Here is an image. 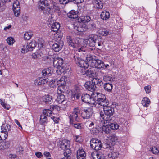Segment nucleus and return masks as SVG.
Returning a JSON list of instances; mask_svg holds the SVG:
<instances>
[{
  "mask_svg": "<svg viewBox=\"0 0 159 159\" xmlns=\"http://www.w3.org/2000/svg\"><path fill=\"white\" fill-rule=\"evenodd\" d=\"M114 112L113 108L110 106H104L103 111L100 112V117L107 122L112 121V116Z\"/></svg>",
  "mask_w": 159,
  "mask_h": 159,
  "instance_id": "obj_1",
  "label": "nucleus"
},
{
  "mask_svg": "<svg viewBox=\"0 0 159 159\" xmlns=\"http://www.w3.org/2000/svg\"><path fill=\"white\" fill-rule=\"evenodd\" d=\"M94 100L97 103L101 106H107L109 104V101L107 99L105 95L101 93H93Z\"/></svg>",
  "mask_w": 159,
  "mask_h": 159,
  "instance_id": "obj_2",
  "label": "nucleus"
},
{
  "mask_svg": "<svg viewBox=\"0 0 159 159\" xmlns=\"http://www.w3.org/2000/svg\"><path fill=\"white\" fill-rule=\"evenodd\" d=\"M86 58L89 63V66L90 65L93 68L101 69L103 66L101 60L99 59H95L92 56L87 57Z\"/></svg>",
  "mask_w": 159,
  "mask_h": 159,
  "instance_id": "obj_3",
  "label": "nucleus"
},
{
  "mask_svg": "<svg viewBox=\"0 0 159 159\" xmlns=\"http://www.w3.org/2000/svg\"><path fill=\"white\" fill-rule=\"evenodd\" d=\"M81 117L84 119L89 118L93 113V108L91 107L85 108L80 111Z\"/></svg>",
  "mask_w": 159,
  "mask_h": 159,
  "instance_id": "obj_4",
  "label": "nucleus"
},
{
  "mask_svg": "<svg viewBox=\"0 0 159 159\" xmlns=\"http://www.w3.org/2000/svg\"><path fill=\"white\" fill-rule=\"evenodd\" d=\"M90 144L92 148L96 151L101 149L102 147L101 141L97 139L93 138L90 140Z\"/></svg>",
  "mask_w": 159,
  "mask_h": 159,
  "instance_id": "obj_5",
  "label": "nucleus"
},
{
  "mask_svg": "<svg viewBox=\"0 0 159 159\" xmlns=\"http://www.w3.org/2000/svg\"><path fill=\"white\" fill-rule=\"evenodd\" d=\"M74 61L76 64L79 67L87 69L89 67V63L88 61H85L81 58L74 56Z\"/></svg>",
  "mask_w": 159,
  "mask_h": 159,
  "instance_id": "obj_6",
  "label": "nucleus"
},
{
  "mask_svg": "<svg viewBox=\"0 0 159 159\" xmlns=\"http://www.w3.org/2000/svg\"><path fill=\"white\" fill-rule=\"evenodd\" d=\"M74 29L80 32L85 31L87 30L86 25L80 21L75 22L74 24Z\"/></svg>",
  "mask_w": 159,
  "mask_h": 159,
  "instance_id": "obj_7",
  "label": "nucleus"
},
{
  "mask_svg": "<svg viewBox=\"0 0 159 159\" xmlns=\"http://www.w3.org/2000/svg\"><path fill=\"white\" fill-rule=\"evenodd\" d=\"M13 9L14 15L18 16L20 11L19 2L18 0H15L13 3Z\"/></svg>",
  "mask_w": 159,
  "mask_h": 159,
  "instance_id": "obj_8",
  "label": "nucleus"
},
{
  "mask_svg": "<svg viewBox=\"0 0 159 159\" xmlns=\"http://www.w3.org/2000/svg\"><path fill=\"white\" fill-rule=\"evenodd\" d=\"M37 45V43L36 41L35 40L32 41L29 44H27L26 49L25 48L24 49V48L22 49V53H25L27 52L28 51H32L34 49Z\"/></svg>",
  "mask_w": 159,
  "mask_h": 159,
  "instance_id": "obj_9",
  "label": "nucleus"
},
{
  "mask_svg": "<svg viewBox=\"0 0 159 159\" xmlns=\"http://www.w3.org/2000/svg\"><path fill=\"white\" fill-rule=\"evenodd\" d=\"M93 98V97H91L89 95L87 94H83L81 97V99L83 102L90 104L94 103L95 101Z\"/></svg>",
  "mask_w": 159,
  "mask_h": 159,
  "instance_id": "obj_10",
  "label": "nucleus"
},
{
  "mask_svg": "<svg viewBox=\"0 0 159 159\" xmlns=\"http://www.w3.org/2000/svg\"><path fill=\"white\" fill-rule=\"evenodd\" d=\"M96 38V35H91L85 39V41L87 42V45L93 48L95 45V40Z\"/></svg>",
  "mask_w": 159,
  "mask_h": 159,
  "instance_id": "obj_11",
  "label": "nucleus"
},
{
  "mask_svg": "<svg viewBox=\"0 0 159 159\" xmlns=\"http://www.w3.org/2000/svg\"><path fill=\"white\" fill-rule=\"evenodd\" d=\"M50 82V80H49L47 77L45 79L38 78L35 80L34 84L35 85L41 86L43 85L45 83H48Z\"/></svg>",
  "mask_w": 159,
  "mask_h": 159,
  "instance_id": "obj_12",
  "label": "nucleus"
},
{
  "mask_svg": "<svg viewBox=\"0 0 159 159\" xmlns=\"http://www.w3.org/2000/svg\"><path fill=\"white\" fill-rule=\"evenodd\" d=\"M85 88L88 90L90 91H94L97 87L94 85L93 80L91 81H88L86 82L84 84Z\"/></svg>",
  "mask_w": 159,
  "mask_h": 159,
  "instance_id": "obj_13",
  "label": "nucleus"
},
{
  "mask_svg": "<svg viewBox=\"0 0 159 159\" xmlns=\"http://www.w3.org/2000/svg\"><path fill=\"white\" fill-rule=\"evenodd\" d=\"M63 45V42L62 41H60L53 44L52 46V48L55 52H58L61 49Z\"/></svg>",
  "mask_w": 159,
  "mask_h": 159,
  "instance_id": "obj_14",
  "label": "nucleus"
},
{
  "mask_svg": "<svg viewBox=\"0 0 159 159\" xmlns=\"http://www.w3.org/2000/svg\"><path fill=\"white\" fill-rule=\"evenodd\" d=\"M92 4L94 5L93 7H95L98 9H101L103 6V3L100 0H93Z\"/></svg>",
  "mask_w": 159,
  "mask_h": 159,
  "instance_id": "obj_15",
  "label": "nucleus"
},
{
  "mask_svg": "<svg viewBox=\"0 0 159 159\" xmlns=\"http://www.w3.org/2000/svg\"><path fill=\"white\" fill-rule=\"evenodd\" d=\"M59 147L63 150L66 148H69L70 147V142L67 140H63L61 142Z\"/></svg>",
  "mask_w": 159,
  "mask_h": 159,
  "instance_id": "obj_16",
  "label": "nucleus"
},
{
  "mask_svg": "<svg viewBox=\"0 0 159 159\" xmlns=\"http://www.w3.org/2000/svg\"><path fill=\"white\" fill-rule=\"evenodd\" d=\"M69 117L70 119V125H71V124H73V123L75 122H78L80 121V119L78 116V115L72 114H70Z\"/></svg>",
  "mask_w": 159,
  "mask_h": 159,
  "instance_id": "obj_17",
  "label": "nucleus"
},
{
  "mask_svg": "<svg viewBox=\"0 0 159 159\" xmlns=\"http://www.w3.org/2000/svg\"><path fill=\"white\" fill-rule=\"evenodd\" d=\"M91 155L93 159H105L104 155L101 152L97 151L92 152Z\"/></svg>",
  "mask_w": 159,
  "mask_h": 159,
  "instance_id": "obj_18",
  "label": "nucleus"
},
{
  "mask_svg": "<svg viewBox=\"0 0 159 159\" xmlns=\"http://www.w3.org/2000/svg\"><path fill=\"white\" fill-rule=\"evenodd\" d=\"M86 154L83 149H80L77 152V159H85Z\"/></svg>",
  "mask_w": 159,
  "mask_h": 159,
  "instance_id": "obj_19",
  "label": "nucleus"
},
{
  "mask_svg": "<svg viewBox=\"0 0 159 159\" xmlns=\"http://www.w3.org/2000/svg\"><path fill=\"white\" fill-rule=\"evenodd\" d=\"M112 150V151L108 154V157L112 159L118 157L119 155V151L115 148H113Z\"/></svg>",
  "mask_w": 159,
  "mask_h": 159,
  "instance_id": "obj_20",
  "label": "nucleus"
},
{
  "mask_svg": "<svg viewBox=\"0 0 159 159\" xmlns=\"http://www.w3.org/2000/svg\"><path fill=\"white\" fill-rule=\"evenodd\" d=\"M63 63V59L61 58H56L54 59L53 62V65L55 67L63 66L62 65Z\"/></svg>",
  "mask_w": 159,
  "mask_h": 159,
  "instance_id": "obj_21",
  "label": "nucleus"
},
{
  "mask_svg": "<svg viewBox=\"0 0 159 159\" xmlns=\"http://www.w3.org/2000/svg\"><path fill=\"white\" fill-rule=\"evenodd\" d=\"M67 15L69 18H76L78 16V12L77 11L72 10L67 13Z\"/></svg>",
  "mask_w": 159,
  "mask_h": 159,
  "instance_id": "obj_22",
  "label": "nucleus"
},
{
  "mask_svg": "<svg viewBox=\"0 0 159 159\" xmlns=\"http://www.w3.org/2000/svg\"><path fill=\"white\" fill-rule=\"evenodd\" d=\"M42 100L46 104H51L52 102V98L49 95H47L43 96L42 98Z\"/></svg>",
  "mask_w": 159,
  "mask_h": 159,
  "instance_id": "obj_23",
  "label": "nucleus"
},
{
  "mask_svg": "<svg viewBox=\"0 0 159 159\" xmlns=\"http://www.w3.org/2000/svg\"><path fill=\"white\" fill-rule=\"evenodd\" d=\"M52 72L53 71L51 69L47 68L42 71V74L44 76L49 77L51 75Z\"/></svg>",
  "mask_w": 159,
  "mask_h": 159,
  "instance_id": "obj_24",
  "label": "nucleus"
},
{
  "mask_svg": "<svg viewBox=\"0 0 159 159\" xmlns=\"http://www.w3.org/2000/svg\"><path fill=\"white\" fill-rule=\"evenodd\" d=\"M84 69V72L83 73V75L85 74L89 77H91L93 76L94 73L92 69L89 68L88 70H86V69Z\"/></svg>",
  "mask_w": 159,
  "mask_h": 159,
  "instance_id": "obj_25",
  "label": "nucleus"
},
{
  "mask_svg": "<svg viewBox=\"0 0 159 159\" xmlns=\"http://www.w3.org/2000/svg\"><path fill=\"white\" fill-rule=\"evenodd\" d=\"M10 143L9 141H3L0 142V150L7 148L10 146Z\"/></svg>",
  "mask_w": 159,
  "mask_h": 159,
  "instance_id": "obj_26",
  "label": "nucleus"
},
{
  "mask_svg": "<svg viewBox=\"0 0 159 159\" xmlns=\"http://www.w3.org/2000/svg\"><path fill=\"white\" fill-rule=\"evenodd\" d=\"M65 77H61L60 79L57 81V83L58 87H61L62 88L65 87L66 85V82Z\"/></svg>",
  "mask_w": 159,
  "mask_h": 159,
  "instance_id": "obj_27",
  "label": "nucleus"
},
{
  "mask_svg": "<svg viewBox=\"0 0 159 159\" xmlns=\"http://www.w3.org/2000/svg\"><path fill=\"white\" fill-rule=\"evenodd\" d=\"M57 101L59 104L65 105L66 103V101L65 100V97L64 95L61 94L58 96L57 99Z\"/></svg>",
  "mask_w": 159,
  "mask_h": 159,
  "instance_id": "obj_28",
  "label": "nucleus"
},
{
  "mask_svg": "<svg viewBox=\"0 0 159 159\" xmlns=\"http://www.w3.org/2000/svg\"><path fill=\"white\" fill-rule=\"evenodd\" d=\"M78 20L79 21L81 22L84 24L85 22H88L91 20V17L89 16H82L78 18Z\"/></svg>",
  "mask_w": 159,
  "mask_h": 159,
  "instance_id": "obj_29",
  "label": "nucleus"
},
{
  "mask_svg": "<svg viewBox=\"0 0 159 159\" xmlns=\"http://www.w3.org/2000/svg\"><path fill=\"white\" fill-rule=\"evenodd\" d=\"M110 14L109 12L104 11L100 15L101 18L103 20H107L110 18Z\"/></svg>",
  "mask_w": 159,
  "mask_h": 159,
  "instance_id": "obj_30",
  "label": "nucleus"
},
{
  "mask_svg": "<svg viewBox=\"0 0 159 159\" xmlns=\"http://www.w3.org/2000/svg\"><path fill=\"white\" fill-rule=\"evenodd\" d=\"M2 132H5V133L9 132L11 130V127L8 124L5 125L3 124L1 126Z\"/></svg>",
  "mask_w": 159,
  "mask_h": 159,
  "instance_id": "obj_31",
  "label": "nucleus"
},
{
  "mask_svg": "<svg viewBox=\"0 0 159 159\" xmlns=\"http://www.w3.org/2000/svg\"><path fill=\"white\" fill-rule=\"evenodd\" d=\"M60 27V24L57 22L54 23L51 26V29L52 31L54 32L57 31Z\"/></svg>",
  "mask_w": 159,
  "mask_h": 159,
  "instance_id": "obj_32",
  "label": "nucleus"
},
{
  "mask_svg": "<svg viewBox=\"0 0 159 159\" xmlns=\"http://www.w3.org/2000/svg\"><path fill=\"white\" fill-rule=\"evenodd\" d=\"M99 33L103 36H106L110 34L109 31L105 28H101L98 31Z\"/></svg>",
  "mask_w": 159,
  "mask_h": 159,
  "instance_id": "obj_33",
  "label": "nucleus"
},
{
  "mask_svg": "<svg viewBox=\"0 0 159 159\" xmlns=\"http://www.w3.org/2000/svg\"><path fill=\"white\" fill-rule=\"evenodd\" d=\"M93 81L95 86H98V87L101 86L103 84L102 80L99 79L97 78H93Z\"/></svg>",
  "mask_w": 159,
  "mask_h": 159,
  "instance_id": "obj_34",
  "label": "nucleus"
},
{
  "mask_svg": "<svg viewBox=\"0 0 159 159\" xmlns=\"http://www.w3.org/2000/svg\"><path fill=\"white\" fill-rule=\"evenodd\" d=\"M64 150V156L66 157L67 159H70L71 152L70 148H66L65 150Z\"/></svg>",
  "mask_w": 159,
  "mask_h": 159,
  "instance_id": "obj_35",
  "label": "nucleus"
},
{
  "mask_svg": "<svg viewBox=\"0 0 159 159\" xmlns=\"http://www.w3.org/2000/svg\"><path fill=\"white\" fill-rule=\"evenodd\" d=\"M142 105L145 107H148V105L150 103V101L149 99L147 97H144L141 102Z\"/></svg>",
  "mask_w": 159,
  "mask_h": 159,
  "instance_id": "obj_36",
  "label": "nucleus"
},
{
  "mask_svg": "<svg viewBox=\"0 0 159 159\" xmlns=\"http://www.w3.org/2000/svg\"><path fill=\"white\" fill-rule=\"evenodd\" d=\"M40 123L42 125H44L47 123L48 122L47 117L44 114H41L40 115V118L39 120Z\"/></svg>",
  "mask_w": 159,
  "mask_h": 159,
  "instance_id": "obj_37",
  "label": "nucleus"
},
{
  "mask_svg": "<svg viewBox=\"0 0 159 159\" xmlns=\"http://www.w3.org/2000/svg\"><path fill=\"white\" fill-rule=\"evenodd\" d=\"M103 87L106 91L111 92L113 86L112 84L109 83H107L105 84Z\"/></svg>",
  "mask_w": 159,
  "mask_h": 159,
  "instance_id": "obj_38",
  "label": "nucleus"
},
{
  "mask_svg": "<svg viewBox=\"0 0 159 159\" xmlns=\"http://www.w3.org/2000/svg\"><path fill=\"white\" fill-rule=\"evenodd\" d=\"M97 38L95 40V44L97 43L99 46H102L103 44V40L100 36H98L96 35Z\"/></svg>",
  "mask_w": 159,
  "mask_h": 159,
  "instance_id": "obj_39",
  "label": "nucleus"
},
{
  "mask_svg": "<svg viewBox=\"0 0 159 159\" xmlns=\"http://www.w3.org/2000/svg\"><path fill=\"white\" fill-rule=\"evenodd\" d=\"M88 27L91 30H93L96 29V25L94 21L93 20H92L88 25Z\"/></svg>",
  "mask_w": 159,
  "mask_h": 159,
  "instance_id": "obj_40",
  "label": "nucleus"
},
{
  "mask_svg": "<svg viewBox=\"0 0 159 159\" xmlns=\"http://www.w3.org/2000/svg\"><path fill=\"white\" fill-rule=\"evenodd\" d=\"M113 121L112 120L111 121H107L109 123L108 124L110 125V128L112 130H116L117 129L119 128V125L116 123H114L112 122Z\"/></svg>",
  "mask_w": 159,
  "mask_h": 159,
  "instance_id": "obj_41",
  "label": "nucleus"
},
{
  "mask_svg": "<svg viewBox=\"0 0 159 159\" xmlns=\"http://www.w3.org/2000/svg\"><path fill=\"white\" fill-rule=\"evenodd\" d=\"M67 42L69 46L73 47H76V44L74 43L73 40H72L71 37H68L67 38Z\"/></svg>",
  "mask_w": 159,
  "mask_h": 159,
  "instance_id": "obj_42",
  "label": "nucleus"
},
{
  "mask_svg": "<svg viewBox=\"0 0 159 159\" xmlns=\"http://www.w3.org/2000/svg\"><path fill=\"white\" fill-rule=\"evenodd\" d=\"M87 50V48L84 45H80L78 47L76 51L80 52H85Z\"/></svg>",
  "mask_w": 159,
  "mask_h": 159,
  "instance_id": "obj_43",
  "label": "nucleus"
},
{
  "mask_svg": "<svg viewBox=\"0 0 159 159\" xmlns=\"http://www.w3.org/2000/svg\"><path fill=\"white\" fill-rule=\"evenodd\" d=\"M52 112L51 110L45 109L43 110L42 114H44L46 116H51L52 114Z\"/></svg>",
  "mask_w": 159,
  "mask_h": 159,
  "instance_id": "obj_44",
  "label": "nucleus"
},
{
  "mask_svg": "<svg viewBox=\"0 0 159 159\" xmlns=\"http://www.w3.org/2000/svg\"><path fill=\"white\" fill-rule=\"evenodd\" d=\"M33 35L32 32H27L25 33L24 34V38L25 40H29Z\"/></svg>",
  "mask_w": 159,
  "mask_h": 159,
  "instance_id": "obj_45",
  "label": "nucleus"
},
{
  "mask_svg": "<svg viewBox=\"0 0 159 159\" xmlns=\"http://www.w3.org/2000/svg\"><path fill=\"white\" fill-rule=\"evenodd\" d=\"M8 133L1 131L0 133V140L5 139L7 137Z\"/></svg>",
  "mask_w": 159,
  "mask_h": 159,
  "instance_id": "obj_46",
  "label": "nucleus"
},
{
  "mask_svg": "<svg viewBox=\"0 0 159 159\" xmlns=\"http://www.w3.org/2000/svg\"><path fill=\"white\" fill-rule=\"evenodd\" d=\"M57 68L56 70V72L57 74L59 75L61 74L64 71L63 66H59L56 67Z\"/></svg>",
  "mask_w": 159,
  "mask_h": 159,
  "instance_id": "obj_47",
  "label": "nucleus"
},
{
  "mask_svg": "<svg viewBox=\"0 0 159 159\" xmlns=\"http://www.w3.org/2000/svg\"><path fill=\"white\" fill-rule=\"evenodd\" d=\"M0 102L1 105L4 108L7 110H9L10 109V105L6 104L1 99H0Z\"/></svg>",
  "mask_w": 159,
  "mask_h": 159,
  "instance_id": "obj_48",
  "label": "nucleus"
},
{
  "mask_svg": "<svg viewBox=\"0 0 159 159\" xmlns=\"http://www.w3.org/2000/svg\"><path fill=\"white\" fill-rule=\"evenodd\" d=\"M7 42L9 45H12L14 42V39L12 37H8L7 39Z\"/></svg>",
  "mask_w": 159,
  "mask_h": 159,
  "instance_id": "obj_49",
  "label": "nucleus"
},
{
  "mask_svg": "<svg viewBox=\"0 0 159 159\" xmlns=\"http://www.w3.org/2000/svg\"><path fill=\"white\" fill-rule=\"evenodd\" d=\"M105 148H108L111 150H112V149L114 148L111 143H106L105 144Z\"/></svg>",
  "mask_w": 159,
  "mask_h": 159,
  "instance_id": "obj_50",
  "label": "nucleus"
},
{
  "mask_svg": "<svg viewBox=\"0 0 159 159\" xmlns=\"http://www.w3.org/2000/svg\"><path fill=\"white\" fill-rule=\"evenodd\" d=\"M150 151L152 152L154 154H157L159 152V151L157 148L155 147H151L150 148Z\"/></svg>",
  "mask_w": 159,
  "mask_h": 159,
  "instance_id": "obj_51",
  "label": "nucleus"
},
{
  "mask_svg": "<svg viewBox=\"0 0 159 159\" xmlns=\"http://www.w3.org/2000/svg\"><path fill=\"white\" fill-rule=\"evenodd\" d=\"M102 129L103 132H104L107 134H108L110 132V129L107 126H103L102 127Z\"/></svg>",
  "mask_w": 159,
  "mask_h": 159,
  "instance_id": "obj_52",
  "label": "nucleus"
},
{
  "mask_svg": "<svg viewBox=\"0 0 159 159\" xmlns=\"http://www.w3.org/2000/svg\"><path fill=\"white\" fill-rule=\"evenodd\" d=\"M71 125H72V126L74 127L75 128L78 129H81L82 128V127L81 125V124L79 123H73V124H71Z\"/></svg>",
  "mask_w": 159,
  "mask_h": 159,
  "instance_id": "obj_53",
  "label": "nucleus"
},
{
  "mask_svg": "<svg viewBox=\"0 0 159 159\" xmlns=\"http://www.w3.org/2000/svg\"><path fill=\"white\" fill-rule=\"evenodd\" d=\"M113 78L110 77L108 76H105L103 77V80L104 81L107 82L108 81H111L113 80Z\"/></svg>",
  "mask_w": 159,
  "mask_h": 159,
  "instance_id": "obj_54",
  "label": "nucleus"
},
{
  "mask_svg": "<svg viewBox=\"0 0 159 159\" xmlns=\"http://www.w3.org/2000/svg\"><path fill=\"white\" fill-rule=\"evenodd\" d=\"M117 139V137L115 134H112L110 137V139L112 142H115Z\"/></svg>",
  "mask_w": 159,
  "mask_h": 159,
  "instance_id": "obj_55",
  "label": "nucleus"
},
{
  "mask_svg": "<svg viewBox=\"0 0 159 159\" xmlns=\"http://www.w3.org/2000/svg\"><path fill=\"white\" fill-rule=\"evenodd\" d=\"M64 87L63 88L61 87H58V89L57 90V93L59 94H60L64 92Z\"/></svg>",
  "mask_w": 159,
  "mask_h": 159,
  "instance_id": "obj_56",
  "label": "nucleus"
},
{
  "mask_svg": "<svg viewBox=\"0 0 159 159\" xmlns=\"http://www.w3.org/2000/svg\"><path fill=\"white\" fill-rule=\"evenodd\" d=\"M147 93H149L151 91V86L150 85L144 87Z\"/></svg>",
  "mask_w": 159,
  "mask_h": 159,
  "instance_id": "obj_57",
  "label": "nucleus"
},
{
  "mask_svg": "<svg viewBox=\"0 0 159 159\" xmlns=\"http://www.w3.org/2000/svg\"><path fill=\"white\" fill-rule=\"evenodd\" d=\"M80 110L79 108L76 107V108H75L74 109L73 111V112L72 113V114L78 115L77 114L78 113H80Z\"/></svg>",
  "mask_w": 159,
  "mask_h": 159,
  "instance_id": "obj_58",
  "label": "nucleus"
},
{
  "mask_svg": "<svg viewBox=\"0 0 159 159\" xmlns=\"http://www.w3.org/2000/svg\"><path fill=\"white\" fill-rule=\"evenodd\" d=\"M54 58L53 57H52V56H46L45 57V59L46 60H50V63H53V61H54Z\"/></svg>",
  "mask_w": 159,
  "mask_h": 159,
  "instance_id": "obj_59",
  "label": "nucleus"
},
{
  "mask_svg": "<svg viewBox=\"0 0 159 159\" xmlns=\"http://www.w3.org/2000/svg\"><path fill=\"white\" fill-rule=\"evenodd\" d=\"M48 1H49L51 5L53 6V8L56 7L57 4L53 0H49Z\"/></svg>",
  "mask_w": 159,
  "mask_h": 159,
  "instance_id": "obj_60",
  "label": "nucleus"
},
{
  "mask_svg": "<svg viewBox=\"0 0 159 159\" xmlns=\"http://www.w3.org/2000/svg\"><path fill=\"white\" fill-rule=\"evenodd\" d=\"M2 3H4L5 5L7 4H10L11 3L13 0H0Z\"/></svg>",
  "mask_w": 159,
  "mask_h": 159,
  "instance_id": "obj_61",
  "label": "nucleus"
},
{
  "mask_svg": "<svg viewBox=\"0 0 159 159\" xmlns=\"http://www.w3.org/2000/svg\"><path fill=\"white\" fill-rule=\"evenodd\" d=\"M80 136L79 135H75L74 136V139L75 141L78 142H80Z\"/></svg>",
  "mask_w": 159,
  "mask_h": 159,
  "instance_id": "obj_62",
  "label": "nucleus"
},
{
  "mask_svg": "<svg viewBox=\"0 0 159 159\" xmlns=\"http://www.w3.org/2000/svg\"><path fill=\"white\" fill-rule=\"evenodd\" d=\"M16 152L20 153L23 151V148L21 146H19L16 149Z\"/></svg>",
  "mask_w": 159,
  "mask_h": 159,
  "instance_id": "obj_63",
  "label": "nucleus"
},
{
  "mask_svg": "<svg viewBox=\"0 0 159 159\" xmlns=\"http://www.w3.org/2000/svg\"><path fill=\"white\" fill-rule=\"evenodd\" d=\"M51 118L52 119L55 123H58L59 120V118L55 117L54 116L51 117Z\"/></svg>",
  "mask_w": 159,
  "mask_h": 159,
  "instance_id": "obj_64",
  "label": "nucleus"
}]
</instances>
